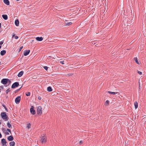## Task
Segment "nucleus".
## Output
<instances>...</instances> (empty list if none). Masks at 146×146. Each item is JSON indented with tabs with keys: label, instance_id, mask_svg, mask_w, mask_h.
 I'll list each match as a JSON object with an SVG mask.
<instances>
[{
	"label": "nucleus",
	"instance_id": "7",
	"mask_svg": "<svg viewBox=\"0 0 146 146\" xmlns=\"http://www.w3.org/2000/svg\"><path fill=\"white\" fill-rule=\"evenodd\" d=\"M9 79L7 78H3L1 80V82L4 85H6L7 83V81Z\"/></svg>",
	"mask_w": 146,
	"mask_h": 146
},
{
	"label": "nucleus",
	"instance_id": "14",
	"mask_svg": "<svg viewBox=\"0 0 146 146\" xmlns=\"http://www.w3.org/2000/svg\"><path fill=\"white\" fill-rule=\"evenodd\" d=\"M4 3L7 5H9L10 3L9 0H3Z\"/></svg>",
	"mask_w": 146,
	"mask_h": 146
},
{
	"label": "nucleus",
	"instance_id": "27",
	"mask_svg": "<svg viewBox=\"0 0 146 146\" xmlns=\"http://www.w3.org/2000/svg\"><path fill=\"white\" fill-rule=\"evenodd\" d=\"M11 81L9 79V80H8L7 81V83H9V84L8 85H6L5 86H9L11 83Z\"/></svg>",
	"mask_w": 146,
	"mask_h": 146
},
{
	"label": "nucleus",
	"instance_id": "5",
	"mask_svg": "<svg viewBox=\"0 0 146 146\" xmlns=\"http://www.w3.org/2000/svg\"><path fill=\"white\" fill-rule=\"evenodd\" d=\"M19 85V82H16L13 84L11 86V88L13 89H14L16 87H18Z\"/></svg>",
	"mask_w": 146,
	"mask_h": 146
},
{
	"label": "nucleus",
	"instance_id": "48",
	"mask_svg": "<svg viewBox=\"0 0 146 146\" xmlns=\"http://www.w3.org/2000/svg\"><path fill=\"white\" fill-rule=\"evenodd\" d=\"M1 46H0V49L1 48Z\"/></svg>",
	"mask_w": 146,
	"mask_h": 146
},
{
	"label": "nucleus",
	"instance_id": "12",
	"mask_svg": "<svg viewBox=\"0 0 146 146\" xmlns=\"http://www.w3.org/2000/svg\"><path fill=\"white\" fill-rule=\"evenodd\" d=\"M24 72L23 71L20 72L18 74L17 76L18 77H21L23 74Z\"/></svg>",
	"mask_w": 146,
	"mask_h": 146
},
{
	"label": "nucleus",
	"instance_id": "43",
	"mask_svg": "<svg viewBox=\"0 0 146 146\" xmlns=\"http://www.w3.org/2000/svg\"><path fill=\"white\" fill-rule=\"evenodd\" d=\"M2 105V106H3L4 107V108H5V107L6 106H5V105L4 104H3Z\"/></svg>",
	"mask_w": 146,
	"mask_h": 146
},
{
	"label": "nucleus",
	"instance_id": "42",
	"mask_svg": "<svg viewBox=\"0 0 146 146\" xmlns=\"http://www.w3.org/2000/svg\"><path fill=\"white\" fill-rule=\"evenodd\" d=\"M4 108L5 109V110L7 112L8 111V110H7V109L6 106L5 107V108Z\"/></svg>",
	"mask_w": 146,
	"mask_h": 146
},
{
	"label": "nucleus",
	"instance_id": "22",
	"mask_svg": "<svg viewBox=\"0 0 146 146\" xmlns=\"http://www.w3.org/2000/svg\"><path fill=\"white\" fill-rule=\"evenodd\" d=\"M135 107V109L137 108H138V103L137 101L135 102L134 103Z\"/></svg>",
	"mask_w": 146,
	"mask_h": 146
},
{
	"label": "nucleus",
	"instance_id": "50",
	"mask_svg": "<svg viewBox=\"0 0 146 146\" xmlns=\"http://www.w3.org/2000/svg\"><path fill=\"white\" fill-rule=\"evenodd\" d=\"M144 143H146V142H144Z\"/></svg>",
	"mask_w": 146,
	"mask_h": 146
},
{
	"label": "nucleus",
	"instance_id": "36",
	"mask_svg": "<svg viewBox=\"0 0 146 146\" xmlns=\"http://www.w3.org/2000/svg\"><path fill=\"white\" fill-rule=\"evenodd\" d=\"M4 42L3 40L1 41L0 42V45H2Z\"/></svg>",
	"mask_w": 146,
	"mask_h": 146
},
{
	"label": "nucleus",
	"instance_id": "17",
	"mask_svg": "<svg viewBox=\"0 0 146 146\" xmlns=\"http://www.w3.org/2000/svg\"><path fill=\"white\" fill-rule=\"evenodd\" d=\"M47 91L48 92H50L52 91V89L51 86H48L47 89Z\"/></svg>",
	"mask_w": 146,
	"mask_h": 146
},
{
	"label": "nucleus",
	"instance_id": "44",
	"mask_svg": "<svg viewBox=\"0 0 146 146\" xmlns=\"http://www.w3.org/2000/svg\"><path fill=\"white\" fill-rule=\"evenodd\" d=\"M0 87L2 89H3V86H1Z\"/></svg>",
	"mask_w": 146,
	"mask_h": 146
},
{
	"label": "nucleus",
	"instance_id": "41",
	"mask_svg": "<svg viewBox=\"0 0 146 146\" xmlns=\"http://www.w3.org/2000/svg\"><path fill=\"white\" fill-rule=\"evenodd\" d=\"M5 133L7 135H9V133L8 132H5Z\"/></svg>",
	"mask_w": 146,
	"mask_h": 146
},
{
	"label": "nucleus",
	"instance_id": "33",
	"mask_svg": "<svg viewBox=\"0 0 146 146\" xmlns=\"http://www.w3.org/2000/svg\"><path fill=\"white\" fill-rule=\"evenodd\" d=\"M7 131H8V132H10L11 133V130L10 129H7Z\"/></svg>",
	"mask_w": 146,
	"mask_h": 146
},
{
	"label": "nucleus",
	"instance_id": "18",
	"mask_svg": "<svg viewBox=\"0 0 146 146\" xmlns=\"http://www.w3.org/2000/svg\"><path fill=\"white\" fill-rule=\"evenodd\" d=\"M11 123V121H10V122L8 121L7 124V125L8 127L9 128H12L11 125L10 124V123Z\"/></svg>",
	"mask_w": 146,
	"mask_h": 146
},
{
	"label": "nucleus",
	"instance_id": "3",
	"mask_svg": "<svg viewBox=\"0 0 146 146\" xmlns=\"http://www.w3.org/2000/svg\"><path fill=\"white\" fill-rule=\"evenodd\" d=\"M37 113L38 115H41L42 113V108L41 106H38L37 108Z\"/></svg>",
	"mask_w": 146,
	"mask_h": 146
},
{
	"label": "nucleus",
	"instance_id": "29",
	"mask_svg": "<svg viewBox=\"0 0 146 146\" xmlns=\"http://www.w3.org/2000/svg\"><path fill=\"white\" fill-rule=\"evenodd\" d=\"M2 130L3 131V132L4 133H5V131H6V130L5 129V128H3V127H2Z\"/></svg>",
	"mask_w": 146,
	"mask_h": 146
},
{
	"label": "nucleus",
	"instance_id": "19",
	"mask_svg": "<svg viewBox=\"0 0 146 146\" xmlns=\"http://www.w3.org/2000/svg\"><path fill=\"white\" fill-rule=\"evenodd\" d=\"M134 60H135L136 63L138 64H140V62H139L137 60V58H134Z\"/></svg>",
	"mask_w": 146,
	"mask_h": 146
},
{
	"label": "nucleus",
	"instance_id": "46",
	"mask_svg": "<svg viewBox=\"0 0 146 146\" xmlns=\"http://www.w3.org/2000/svg\"><path fill=\"white\" fill-rule=\"evenodd\" d=\"M1 23H0V29L1 28Z\"/></svg>",
	"mask_w": 146,
	"mask_h": 146
},
{
	"label": "nucleus",
	"instance_id": "26",
	"mask_svg": "<svg viewBox=\"0 0 146 146\" xmlns=\"http://www.w3.org/2000/svg\"><path fill=\"white\" fill-rule=\"evenodd\" d=\"M11 91L10 88H9L6 91V93L8 94V92Z\"/></svg>",
	"mask_w": 146,
	"mask_h": 146
},
{
	"label": "nucleus",
	"instance_id": "23",
	"mask_svg": "<svg viewBox=\"0 0 146 146\" xmlns=\"http://www.w3.org/2000/svg\"><path fill=\"white\" fill-rule=\"evenodd\" d=\"M109 101L108 100H107L105 102V104L106 106H108L109 105Z\"/></svg>",
	"mask_w": 146,
	"mask_h": 146
},
{
	"label": "nucleus",
	"instance_id": "10",
	"mask_svg": "<svg viewBox=\"0 0 146 146\" xmlns=\"http://www.w3.org/2000/svg\"><path fill=\"white\" fill-rule=\"evenodd\" d=\"M7 139L9 141H11L14 139V138L12 135H10L8 137Z\"/></svg>",
	"mask_w": 146,
	"mask_h": 146
},
{
	"label": "nucleus",
	"instance_id": "38",
	"mask_svg": "<svg viewBox=\"0 0 146 146\" xmlns=\"http://www.w3.org/2000/svg\"><path fill=\"white\" fill-rule=\"evenodd\" d=\"M64 61H62L60 62V63L62 64H64Z\"/></svg>",
	"mask_w": 146,
	"mask_h": 146
},
{
	"label": "nucleus",
	"instance_id": "24",
	"mask_svg": "<svg viewBox=\"0 0 146 146\" xmlns=\"http://www.w3.org/2000/svg\"><path fill=\"white\" fill-rule=\"evenodd\" d=\"M23 87V86H22L19 88L15 90V93H17L20 90V89Z\"/></svg>",
	"mask_w": 146,
	"mask_h": 146
},
{
	"label": "nucleus",
	"instance_id": "39",
	"mask_svg": "<svg viewBox=\"0 0 146 146\" xmlns=\"http://www.w3.org/2000/svg\"><path fill=\"white\" fill-rule=\"evenodd\" d=\"M38 99L39 100H40L41 99V98L40 96H38Z\"/></svg>",
	"mask_w": 146,
	"mask_h": 146
},
{
	"label": "nucleus",
	"instance_id": "20",
	"mask_svg": "<svg viewBox=\"0 0 146 146\" xmlns=\"http://www.w3.org/2000/svg\"><path fill=\"white\" fill-rule=\"evenodd\" d=\"M15 144V143L14 141L11 142L9 143L10 146H14Z\"/></svg>",
	"mask_w": 146,
	"mask_h": 146
},
{
	"label": "nucleus",
	"instance_id": "25",
	"mask_svg": "<svg viewBox=\"0 0 146 146\" xmlns=\"http://www.w3.org/2000/svg\"><path fill=\"white\" fill-rule=\"evenodd\" d=\"M72 23L71 22H70L68 23H66L65 24L66 25H70L72 24Z\"/></svg>",
	"mask_w": 146,
	"mask_h": 146
},
{
	"label": "nucleus",
	"instance_id": "45",
	"mask_svg": "<svg viewBox=\"0 0 146 146\" xmlns=\"http://www.w3.org/2000/svg\"><path fill=\"white\" fill-rule=\"evenodd\" d=\"M15 34H13V35H12V38H13L15 36Z\"/></svg>",
	"mask_w": 146,
	"mask_h": 146
},
{
	"label": "nucleus",
	"instance_id": "51",
	"mask_svg": "<svg viewBox=\"0 0 146 146\" xmlns=\"http://www.w3.org/2000/svg\"><path fill=\"white\" fill-rule=\"evenodd\" d=\"M37 146V145H36V146Z\"/></svg>",
	"mask_w": 146,
	"mask_h": 146
},
{
	"label": "nucleus",
	"instance_id": "4",
	"mask_svg": "<svg viewBox=\"0 0 146 146\" xmlns=\"http://www.w3.org/2000/svg\"><path fill=\"white\" fill-rule=\"evenodd\" d=\"M1 143L2 146H7V142L5 139L3 138L1 139Z\"/></svg>",
	"mask_w": 146,
	"mask_h": 146
},
{
	"label": "nucleus",
	"instance_id": "11",
	"mask_svg": "<svg viewBox=\"0 0 146 146\" xmlns=\"http://www.w3.org/2000/svg\"><path fill=\"white\" fill-rule=\"evenodd\" d=\"M36 39L37 41H41L43 40V38L42 37H37L36 38Z\"/></svg>",
	"mask_w": 146,
	"mask_h": 146
},
{
	"label": "nucleus",
	"instance_id": "16",
	"mask_svg": "<svg viewBox=\"0 0 146 146\" xmlns=\"http://www.w3.org/2000/svg\"><path fill=\"white\" fill-rule=\"evenodd\" d=\"M15 25L18 26L19 25V21L18 19H16L15 21Z\"/></svg>",
	"mask_w": 146,
	"mask_h": 146
},
{
	"label": "nucleus",
	"instance_id": "8",
	"mask_svg": "<svg viewBox=\"0 0 146 146\" xmlns=\"http://www.w3.org/2000/svg\"><path fill=\"white\" fill-rule=\"evenodd\" d=\"M21 97L20 96H18L15 99V102L16 104H19L21 100Z\"/></svg>",
	"mask_w": 146,
	"mask_h": 146
},
{
	"label": "nucleus",
	"instance_id": "21",
	"mask_svg": "<svg viewBox=\"0 0 146 146\" xmlns=\"http://www.w3.org/2000/svg\"><path fill=\"white\" fill-rule=\"evenodd\" d=\"M108 93L110 94H113L114 95L118 93L117 92H111L110 91H108Z\"/></svg>",
	"mask_w": 146,
	"mask_h": 146
},
{
	"label": "nucleus",
	"instance_id": "2",
	"mask_svg": "<svg viewBox=\"0 0 146 146\" xmlns=\"http://www.w3.org/2000/svg\"><path fill=\"white\" fill-rule=\"evenodd\" d=\"M44 136H42L41 137L40 140L42 143H45L47 141V138L46 136L43 135Z\"/></svg>",
	"mask_w": 146,
	"mask_h": 146
},
{
	"label": "nucleus",
	"instance_id": "35",
	"mask_svg": "<svg viewBox=\"0 0 146 146\" xmlns=\"http://www.w3.org/2000/svg\"><path fill=\"white\" fill-rule=\"evenodd\" d=\"M137 73L139 74V75H141L142 74V72L140 71H138L137 72Z\"/></svg>",
	"mask_w": 146,
	"mask_h": 146
},
{
	"label": "nucleus",
	"instance_id": "30",
	"mask_svg": "<svg viewBox=\"0 0 146 146\" xmlns=\"http://www.w3.org/2000/svg\"><path fill=\"white\" fill-rule=\"evenodd\" d=\"M43 68L46 70H47L48 68V67L47 66H44L43 67Z\"/></svg>",
	"mask_w": 146,
	"mask_h": 146
},
{
	"label": "nucleus",
	"instance_id": "1",
	"mask_svg": "<svg viewBox=\"0 0 146 146\" xmlns=\"http://www.w3.org/2000/svg\"><path fill=\"white\" fill-rule=\"evenodd\" d=\"M1 116L3 119L5 121L8 120L9 117L5 112H3L1 114Z\"/></svg>",
	"mask_w": 146,
	"mask_h": 146
},
{
	"label": "nucleus",
	"instance_id": "47",
	"mask_svg": "<svg viewBox=\"0 0 146 146\" xmlns=\"http://www.w3.org/2000/svg\"><path fill=\"white\" fill-rule=\"evenodd\" d=\"M34 41V40H32L31 41V42H33V41Z\"/></svg>",
	"mask_w": 146,
	"mask_h": 146
},
{
	"label": "nucleus",
	"instance_id": "28",
	"mask_svg": "<svg viewBox=\"0 0 146 146\" xmlns=\"http://www.w3.org/2000/svg\"><path fill=\"white\" fill-rule=\"evenodd\" d=\"M30 93L29 92H27V93L26 94V95L27 96H30Z\"/></svg>",
	"mask_w": 146,
	"mask_h": 146
},
{
	"label": "nucleus",
	"instance_id": "40",
	"mask_svg": "<svg viewBox=\"0 0 146 146\" xmlns=\"http://www.w3.org/2000/svg\"><path fill=\"white\" fill-rule=\"evenodd\" d=\"M18 38H19V37H18V36H15V38L16 39H17Z\"/></svg>",
	"mask_w": 146,
	"mask_h": 146
},
{
	"label": "nucleus",
	"instance_id": "15",
	"mask_svg": "<svg viewBox=\"0 0 146 146\" xmlns=\"http://www.w3.org/2000/svg\"><path fill=\"white\" fill-rule=\"evenodd\" d=\"M2 17L5 20H6L8 19V16L7 15L3 14L2 15Z\"/></svg>",
	"mask_w": 146,
	"mask_h": 146
},
{
	"label": "nucleus",
	"instance_id": "13",
	"mask_svg": "<svg viewBox=\"0 0 146 146\" xmlns=\"http://www.w3.org/2000/svg\"><path fill=\"white\" fill-rule=\"evenodd\" d=\"M6 51L5 50H2L0 52L1 55L3 56L6 53Z\"/></svg>",
	"mask_w": 146,
	"mask_h": 146
},
{
	"label": "nucleus",
	"instance_id": "37",
	"mask_svg": "<svg viewBox=\"0 0 146 146\" xmlns=\"http://www.w3.org/2000/svg\"><path fill=\"white\" fill-rule=\"evenodd\" d=\"M83 141H82L81 140V141H80L79 143L81 145V144H82L83 143Z\"/></svg>",
	"mask_w": 146,
	"mask_h": 146
},
{
	"label": "nucleus",
	"instance_id": "6",
	"mask_svg": "<svg viewBox=\"0 0 146 146\" xmlns=\"http://www.w3.org/2000/svg\"><path fill=\"white\" fill-rule=\"evenodd\" d=\"M34 107L33 106H32L31 108L30 109V112L33 115L35 114L36 113V111L34 110Z\"/></svg>",
	"mask_w": 146,
	"mask_h": 146
},
{
	"label": "nucleus",
	"instance_id": "34",
	"mask_svg": "<svg viewBox=\"0 0 146 146\" xmlns=\"http://www.w3.org/2000/svg\"><path fill=\"white\" fill-rule=\"evenodd\" d=\"M31 126V124H30V123H29L28 125L27 126V127L29 129L30 127Z\"/></svg>",
	"mask_w": 146,
	"mask_h": 146
},
{
	"label": "nucleus",
	"instance_id": "49",
	"mask_svg": "<svg viewBox=\"0 0 146 146\" xmlns=\"http://www.w3.org/2000/svg\"><path fill=\"white\" fill-rule=\"evenodd\" d=\"M16 0L17 1H19V0Z\"/></svg>",
	"mask_w": 146,
	"mask_h": 146
},
{
	"label": "nucleus",
	"instance_id": "32",
	"mask_svg": "<svg viewBox=\"0 0 146 146\" xmlns=\"http://www.w3.org/2000/svg\"><path fill=\"white\" fill-rule=\"evenodd\" d=\"M51 58H54L52 57L51 56H49L48 57V60H49L50 59H51Z\"/></svg>",
	"mask_w": 146,
	"mask_h": 146
},
{
	"label": "nucleus",
	"instance_id": "31",
	"mask_svg": "<svg viewBox=\"0 0 146 146\" xmlns=\"http://www.w3.org/2000/svg\"><path fill=\"white\" fill-rule=\"evenodd\" d=\"M23 48V46H22L20 48L18 51V52H19L21 51V50Z\"/></svg>",
	"mask_w": 146,
	"mask_h": 146
},
{
	"label": "nucleus",
	"instance_id": "9",
	"mask_svg": "<svg viewBox=\"0 0 146 146\" xmlns=\"http://www.w3.org/2000/svg\"><path fill=\"white\" fill-rule=\"evenodd\" d=\"M30 50H26L24 52V55L25 56H26L29 54L30 52Z\"/></svg>",
	"mask_w": 146,
	"mask_h": 146
}]
</instances>
